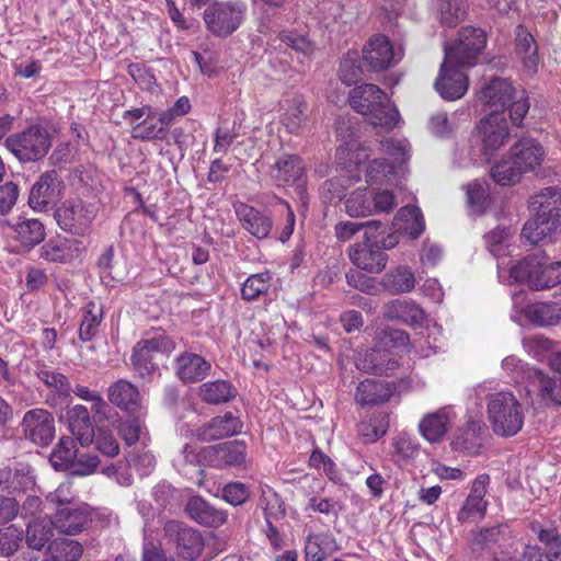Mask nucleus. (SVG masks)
<instances>
[{
  "label": "nucleus",
  "instance_id": "f257e3e1",
  "mask_svg": "<svg viewBox=\"0 0 561 561\" xmlns=\"http://www.w3.org/2000/svg\"><path fill=\"white\" fill-rule=\"evenodd\" d=\"M510 127L503 112L493 111L477 124L468 145L457 152L459 167L489 162L507 142Z\"/></svg>",
  "mask_w": 561,
  "mask_h": 561
},
{
  "label": "nucleus",
  "instance_id": "f03ea898",
  "mask_svg": "<svg viewBox=\"0 0 561 561\" xmlns=\"http://www.w3.org/2000/svg\"><path fill=\"white\" fill-rule=\"evenodd\" d=\"M348 100L352 108L366 116L375 128L389 131L400 121L399 111L385 91L376 84L364 83L353 88Z\"/></svg>",
  "mask_w": 561,
  "mask_h": 561
},
{
  "label": "nucleus",
  "instance_id": "7ed1b4c3",
  "mask_svg": "<svg viewBox=\"0 0 561 561\" xmlns=\"http://www.w3.org/2000/svg\"><path fill=\"white\" fill-rule=\"evenodd\" d=\"M531 206L538 213L524 225L522 236L530 244H538L561 229V188H545L533 197Z\"/></svg>",
  "mask_w": 561,
  "mask_h": 561
},
{
  "label": "nucleus",
  "instance_id": "20e7f679",
  "mask_svg": "<svg viewBox=\"0 0 561 561\" xmlns=\"http://www.w3.org/2000/svg\"><path fill=\"white\" fill-rule=\"evenodd\" d=\"M516 94V90L507 79L495 78L482 88L479 100L491 112L499 111L504 114L508 108L511 121L519 126L529 110V102L524 92L519 98Z\"/></svg>",
  "mask_w": 561,
  "mask_h": 561
},
{
  "label": "nucleus",
  "instance_id": "39448f33",
  "mask_svg": "<svg viewBox=\"0 0 561 561\" xmlns=\"http://www.w3.org/2000/svg\"><path fill=\"white\" fill-rule=\"evenodd\" d=\"M510 283H525L542 290L561 283V262L547 263L546 255H529L510 266Z\"/></svg>",
  "mask_w": 561,
  "mask_h": 561
},
{
  "label": "nucleus",
  "instance_id": "423d86ee",
  "mask_svg": "<svg viewBox=\"0 0 561 561\" xmlns=\"http://www.w3.org/2000/svg\"><path fill=\"white\" fill-rule=\"evenodd\" d=\"M488 417L496 435L508 437L522 430L525 414L513 392L499 391L488 398Z\"/></svg>",
  "mask_w": 561,
  "mask_h": 561
},
{
  "label": "nucleus",
  "instance_id": "0eeeda50",
  "mask_svg": "<svg viewBox=\"0 0 561 561\" xmlns=\"http://www.w3.org/2000/svg\"><path fill=\"white\" fill-rule=\"evenodd\" d=\"M7 149L22 163L43 159L51 147L48 130L41 125H32L5 139Z\"/></svg>",
  "mask_w": 561,
  "mask_h": 561
},
{
  "label": "nucleus",
  "instance_id": "6e6552de",
  "mask_svg": "<svg viewBox=\"0 0 561 561\" xmlns=\"http://www.w3.org/2000/svg\"><path fill=\"white\" fill-rule=\"evenodd\" d=\"M98 214L96 207L81 198L62 202L54 213L58 227L72 236L84 237L91 231Z\"/></svg>",
  "mask_w": 561,
  "mask_h": 561
},
{
  "label": "nucleus",
  "instance_id": "1a4fd4ad",
  "mask_svg": "<svg viewBox=\"0 0 561 561\" xmlns=\"http://www.w3.org/2000/svg\"><path fill=\"white\" fill-rule=\"evenodd\" d=\"M174 348L173 341L163 333L139 341L130 357L134 370L140 378L150 379L159 373V367L153 362L156 354L169 355Z\"/></svg>",
  "mask_w": 561,
  "mask_h": 561
},
{
  "label": "nucleus",
  "instance_id": "9d476101",
  "mask_svg": "<svg viewBox=\"0 0 561 561\" xmlns=\"http://www.w3.org/2000/svg\"><path fill=\"white\" fill-rule=\"evenodd\" d=\"M485 45L486 34L483 30L472 26L462 27L455 44L445 46V56L459 66L472 67Z\"/></svg>",
  "mask_w": 561,
  "mask_h": 561
},
{
  "label": "nucleus",
  "instance_id": "9b49d317",
  "mask_svg": "<svg viewBox=\"0 0 561 561\" xmlns=\"http://www.w3.org/2000/svg\"><path fill=\"white\" fill-rule=\"evenodd\" d=\"M245 5L242 2H218L204 12L208 30L217 36H228L242 23Z\"/></svg>",
  "mask_w": 561,
  "mask_h": 561
},
{
  "label": "nucleus",
  "instance_id": "f8f14e48",
  "mask_svg": "<svg viewBox=\"0 0 561 561\" xmlns=\"http://www.w3.org/2000/svg\"><path fill=\"white\" fill-rule=\"evenodd\" d=\"M20 430L26 440L36 446L46 447L55 438L54 415L46 409H31L23 415Z\"/></svg>",
  "mask_w": 561,
  "mask_h": 561
},
{
  "label": "nucleus",
  "instance_id": "ddd939ff",
  "mask_svg": "<svg viewBox=\"0 0 561 561\" xmlns=\"http://www.w3.org/2000/svg\"><path fill=\"white\" fill-rule=\"evenodd\" d=\"M402 57V48H396L385 35L373 36L363 47L364 62L373 71L387 70L396 66Z\"/></svg>",
  "mask_w": 561,
  "mask_h": 561
},
{
  "label": "nucleus",
  "instance_id": "4468645a",
  "mask_svg": "<svg viewBox=\"0 0 561 561\" xmlns=\"http://www.w3.org/2000/svg\"><path fill=\"white\" fill-rule=\"evenodd\" d=\"M462 67L455 64V60L444 57L439 73L434 82L435 90L444 100L456 101L467 93L469 78L461 70Z\"/></svg>",
  "mask_w": 561,
  "mask_h": 561
},
{
  "label": "nucleus",
  "instance_id": "2eb2a0df",
  "mask_svg": "<svg viewBox=\"0 0 561 561\" xmlns=\"http://www.w3.org/2000/svg\"><path fill=\"white\" fill-rule=\"evenodd\" d=\"M168 540L174 546L176 553L185 561H194L203 550V539L198 531L182 522L171 520L165 524Z\"/></svg>",
  "mask_w": 561,
  "mask_h": 561
},
{
  "label": "nucleus",
  "instance_id": "dca6fc26",
  "mask_svg": "<svg viewBox=\"0 0 561 561\" xmlns=\"http://www.w3.org/2000/svg\"><path fill=\"white\" fill-rule=\"evenodd\" d=\"M488 473L479 474L472 482L470 492L457 514V520L461 524L479 522L484 518L488 501L484 499L490 484Z\"/></svg>",
  "mask_w": 561,
  "mask_h": 561
},
{
  "label": "nucleus",
  "instance_id": "f3484780",
  "mask_svg": "<svg viewBox=\"0 0 561 561\" xmlns=\"http://www.w3.org/2000/svg\"><path fill=\"white\" fill-rule=\"evenodd\" d=\"M64 182L55 170L43 173L32 186L28 205L33 210H46L62 194Z\"/></svg>",
  "mask_w": 561,
  "mask_h": 561
},
{
  "label": "nucleus",
  "instance_id": "a211bd4d",
  "mask_svg": "<svg viewBox=\"0 0 561 561\" xmlns=\"http://www.w3.org/2000/svg\"><path fill=\"white\" fill-rule=\"evenodd\" d=\"M2 227L13 240L25 249L34 248L45 238L44 225L36 218L19 216L11 220H3Z\"/></svg>",
  "mask_w": 561,
  "mask_h": 561
},
{
  "label": "nucleus",
  "instance_id": "6ab92c4d",
  "mask_svg": "<svg viewBox=\"0 0 561 561\" xmlns=\"http://www.w3.org/2000/svg\"><path fill=\"white\" fill-rule=\"evenodd\" d=\"M92 520V511L88 504L60 507L51 519L58 533L73 536L81 533Z\"/></svg>",
  "mask_w": 561,
  "mask_h": 561
},
{
  "label": "nucleus",
  "instance_id": "aec40b11",
  "mask_svg": "<svg viewBox=\"0 0 561 561\" xmlns=\"http://www.w3.org/2000/svg\"><path fill=\"white\" fill-rule=\"evenodd\" d=\"M206 457L214 468L244 467L247 460V447L241 440H231L218 444L206 449Z\"/></svg>",
  "mask_w": 561,
  "mask_h": 561
},
{
  "label": "nucleus",
  "instance_id": "412c9836",
  "mask_svg": "<svg viewBox=\"0 0 561 561\" xmlns=\"http://www.w3.org/2000/svg\"><path fill=\"white\" fill-rule=\"evenodd\" d=\"M456 412L453 407H444L425 414L420 421L421 435L430 443H439L450 428Z\"/></svg>",
  "mask_w": 561,
  "mask_h": 561
},
{
  "label": "nucleus",
  "instance_id": "4be33fe9",
  "mask_svg": "<svg viewBox=\"0 0 561 561\" xmlns=\"http://www.w3.org/2000/svg\"><path fill=\"white\" fill-rule=\"evenodd\" d=\"M510 156L525 172H533L542 163L546 152L534 138L522 137L510 149Z\"/></svg>",
  "mask_w": 561,
  "mask_h": 561
},
{
  "label": "nucleus",
  "instance_id": "5701e85b",
  "mask_svg": "<svg viewBox=\"0 0 561 561\" xmlns=\"http://www.w3.org/2000/svg\"><path fill=\"white\" fill-rule=\"evenodd\" d=\"M236 215L244 230L256 239H265L268 237L273 221L272 218L244 203H238L234 205Z\"/></svg>",
  "mask_w": 561,
  "mask_h": 561
},
{
  "label": "nucleus",
  "instance_id": "b1692460",
  "mask_svg": "<svg viewBox=\"0 0 561 561\" xmlns=\"http://www.w3.org/2000/svg\"><path fill=\"white\" fill-rule=\"evenodd\" d=\"M351 262L368 273H380L387 264V254L374 244H354L348 250Z\"/></svg>",
  "mask_w": 561,
  "mask_h": 561
},
{
  "label": "nucleus",
  "instance_id": "393cba45",
  "mask_svg": "<svg viewBox=\"0 0 561 561\" xmlns=\"http://www.w3.org/2000/svg\"><path fill=\"white\" fill-rule=\"evenodd\" d=\"M210 363L203 356L185 352L175 358V374L183 382H197L208 376Z\"/></svg>",
  "mask_w": 561,
  "mask_h": 561
},
{
  "label": "nucleus",
  "instance_id": "a878e982",
  "mask_svg": "<svg viewBox=\"0 0 561 561\" xmlns=\"http://www.w3.org/2000/svg\"><path fill=\"white\" fill-rule=\"evenodd\" d=\"M305 174L302 160L295 154H283L270 169V176L277 186H287L299 181Z\"/></svg>",
  "mask_w": 561,
  "mask_h": 561
},
{
  "label": "nucleus",
  "instance_id": "bb28decb",
  "mask_svg": "<svg viewBox=\"0 0 561 561\" xmlns=\"http://www.w3.org/2000/svg\"><path fill=\"white\" fill-rule=\"evenodd\" d=\"M80 254V242L64 237L49 239L39 249V256L53 263L66 264Z\"/></svg>",
  "mask_w": 561,
  "mask_h": 561
},
{
  "label": "nucleus",
  "instance_id": "cd10ccee",
  "mask_svg": "<svg viewBox=\"0 0 561 561\" xmlns=\"http://www.w3.org/2000/svg\"><path fill=\"white\" fill-rule=\"evenodd\" d=\"M107 397L114 405L128 412H138L142 408V396L138 388L125 379L111 385Z\"/></svg>",
  "mask_w": 561,
  "mask_h": 561
},
{
  "label": "nucleus",
  "instance_id": "c85d7f7f",
  "mask_svg": "<svg viewBox=\"0 0 561 561\" xmlns=\"http://www.w3.org/2000/svg\"><path fill=\"white\" fill-rule=\"evenodd\" d=\"M185 512L196 523L209 527H219L227 520L226 512L215 508L198 495L190 497Z\"/></svg>",
  "mask_w": 561,
  "mask_h": 561
},
{
  "label": "nucleus",
  "instance_id": "c756f323",
  "mask_svg": "<svg viewBox=\"0 0 561 561\" xmlns=\"http://www.w3.org/2000/svg\"><path fill=\"white\" fill-rule=\"evenodd\" d=\"M242 423L231 412L214 417L209 423L198 428L197 436L203 440H215L232 436L241 432Z\"/></svg>",
  "mask_w": 561,
  "mask_h": 561
},
{
  "label": "nucleus",
  "instance_id": "7c9ffc66",
  "mask_svg": "<svg viewBox=\"0 0 561 561\" xmlns=\"http://www.w3.org/2000/svg\"><path fill=\"white\" fill-rule=\"evenodd\" d=\"M515 35L516 54L523 64L525 72L533 76L537 72L539 64L538 48L534 36L523 25L516 27Z\"/></svg>",
  "mask_w": 561,
  "mask_h": 561
},
{
  "label": "nucleus",
  "instance_id": "2f4dec72",
  "mask_svg": "<svg viewBox=\"0 0 561 561\" xmlns=\"http://www.w3.org/2000/svg\"><path fill=\"white\" fill-rule=\"evenodd\" d=\"M368 157V149L365 147L353 151L351 157V162L354 163L355 169L365 171L367 183H377L386 178L387 174L394 173L393 170L390 169L389 163H386L383 159H374L367 162Z\"/></svg>",
  "mask_w": 561,
  "mask_h": 561
},
{
  "label": "nucleus",
  "instance_id": "473e14b6",
  "mask_svg": "<svg viewBox=\"0 0 561 561\" xmlns=\"http://www.w3.org/2000/svg\"><path fill=\"white\" fill-rule=\"evenodd\" d=\"M392 396L388 382L379 379H365L359 382L355 400L360 405H377L387 402Z\"/></svg>",
  "mask_w": 561,
  "mask_h": 561
},
{
  "label": "nucleus",
  "instance_id": "72a5a7b5",
  "mask_svg": "<svg viewBox=\"0 0 561 561\" xmlns=\"http://www.w3.org/2000/svg\"><path fill=\"white\" fill-rule=\"evenodd\" d=\"M69 428L72 435L82 446H88L94 440V426L87 407L77 404L69 410Z\"/></svg>",
  "mask_w": 561,
  "mask_h": 561
},
{
  "label": "nucleus",
  "instance_id": "f704fd0d",
  "mask_svg": "<svg viewBox=\"0 0 561 561\" xmlns=\"http://www.w3.org/2000/svg\"><path fill=\"white\" fill-rule=\"evenodd\" d=\"M385 316L399 320L408 325H421L425 320V311L412 300L396 299L386 306Z\"/></svg>",
  "mask_w": 561,
  "mask_h": 561
},
{
  "label": "nucleus",
  "instance_id": "c9c22d12",
  "mask_svg": "<svg viewBox=\"0 0 561 561\" xmlns=\"http://www.w3.org/2000/svg\"><path fill=\"white\" fill-rule=\"evenodd\" d=\"M337 550L339 545L329 533L310 534L305 541L306 561H324Z\"/></svg>",
  "mask_w": 561,
  "mask_h": 561
},
{
  "label": "nucleus",
  "instance_id": "e433bc0d",
  "mask_svg": "<svg viewBox=\"0 0 561 561\" xmlns=\"http://www.w3.org/2000/svg\"><path fill=\"white\" fill-rule=\"evenodd\" d=\"M432 7L440 25L455 27L467 16L465 0H432Z\"/></svg>",
  "mask_w": 561,
  "mask_h": 561
},
{
  "label": "nucleus",
  "instance_id": "4c0bfd02",
  "mask_svg": "<svg viewBox=\"0 0 561 561\" xmlns=\"http://www.w3.org/2000/svg\"><path fill=\"white\" fill-rule=\"evenodd\" d=\"M397 231H403L416 239L425 229V221L421 209L413 205L402 207L394 218Z\"/></svg>",
  "mask_w": 561,
  "mask_h": 561
},
{
  "label": "nucleus",
  "instance_id": "58836bf2",
  "mask_svg": "<svg viewBox=\"0 0 561 561\" xmlns=\"http://www.w3.org/2000/svg\"><path fill=\"white\" fill-rule=\"evenodd\" d=\"M415 284V275L408 266H397L382 277V286L394 295L410 293L414 289Z\"/></svg>",
  "mask_w": 561,
  "mask_h": 561
},
{
  "label": "nucleus",
  "instance_id": "ea45409f",
  "mask_svg": "<svg viewBox=\"0 0 561 561\" xmlns=\"http://www.w3.org/2000/svg\"><path fill=\"white\" fill-rule=\"evenodd\" d=\"M538 391V396L546 404L561 405V380L554 376H548L541 370L534 371L529 382Z\"/></svg>",
  "mask_w": 561,
  "mask_h": 561
},
{
  "label": "nucleus",
  "instance_id": "a19ab883",
  "mask_svg": "<svg viewBox=\"0 0 561 561\" xmlns=\"http://www.w3.org/2000/svg\"><path fill=\"white\" fill-rule=\"evenodd\" d=\"M116 430L127 446L139 444L146 447L150 442L148 428L139 417L119 421Z\"/></svg>",
  "mask_w": 561,
  "mask_h": 561
},
{
  "label": "nucleus",
  "instance_id": "79ce46f5",
  "mask_svg": "<svg viewBox=\"0 0 561 561\" xmlns=\"http://www.w3.org/2000/svg\"><path fill=\"white\" fill-rule=\"evenodd\" d=\"M35 484L30 471L18 469H4L0 473V489L9 494L25 492Z\"/></svg>",
  "mask_w": 561,
  "mask_h": 561
},
{
  "label": "nucleus",
  "instance_id": "37998d69",
  "mask_svg": "<svg viewBox=\"0 0 561 561\" xmlns=\"http://www.w3.org/2000/svg\"><path fill=\"white\" fill-rule=\"evenodd\" d=\"M199 397L209 404H219L234 398V388L226 380L205 382L199 387Z\"/></svg>",
  "mask_w": 561,
  "mask_h": 561
},
{
  "label": "nucleus",
  "instance_id": "c03bdc74",
  "mask_svg": "<svg viewBox=\"0 0 561 561\" xmlns=\"http://www.w3.org/2000/svg\"><path fill=\"white\" fill-rule=\"evenodd\" d=\"M525 314L531 323L540 327L553 325L560 320L558 306L550 302L529 305L525 310Z\"/></svg>",
  "mask_w": 561,
  "mask_h": 561
},
{
  "label": "nucleus",
  "instance_id": "a18cd8bd",
  "mask_svg": "<svg viewBox=\"0 0 561 561\" xmlns=\"http://www.w3.org/2000/svg\"><path fill=\"white\" fill-rule=\"evenodd\" d=\"M307 117L308 107L302 98L295 96L286 101L282 122L289 131L298 130L306 123Z\"/></svg>",
  "mask_w": 561,
  "mask_h": 561
},
{
  "label": "nucleus",
  "instance_id": "49530a36",
  "mask_svg": "<svg viewBox=\"0 0 561 561\" xmlns=\"http://www.w3.org/2000/svg\"><path fill=\"white\" fill-rule=\"evenodd\" d=\"M103 317L102 307L94 301H89L83 307V318L79 328V337L84 341H91L101 323Z\"/></svg>",
  "mask_w": 561,
  "mask_h": 561
},
{
  "label": "nucleus",
  "instance_id": "de8ad7c7",
  "mask_svg": "<svg viewBox=\"0 0 561 561\" xmlns=\"http://www.w3.org/2000/svg\"><path fill=\"white\" fill-rule=\"evenodd\" d=\"M523 174H525V172L511 156L510 159H502L491 169V176L494 182L503 186L516 184L519 182Z\"/></svg>",
  "mask_w": 561,
  "mask_h": 561
},
{
  "label": "nucleus",
  "instance_id": "09e8293b",
  "mask_svg": "<svg viewBox=\"0 0 561 561\" xmlns=\"http://www.w3.org/2000/svg\"><path fill=\"white\" fill-rule=\"evenodd\" d=\"M391 456L396 463L404 465L419 454V444L407 433H400L391 440Z\"/></svg>",
  "mask_w": 561,
  "mask_h": 561
},
{
  "label": "nucleus",
  "instance_id": "8fccbe9b",
  "mask_svg": "<svg viewBox=\"0 0 561 561\" xmlns=\"http://www.w3.org/2000/svg\"><path fill=\"white\" fill-rule=\"evenodd\" d=\"M51 519H35L27 525L26 543L34 550H41L53 536Z\"/></svg>",
  "mask_w": 561,
  "mask_h": 561
},
{
  "label": "nucleus",
  "instance_id": "3c124183",
  "mask_svg": "<svg viewBox=\"0 0 561 561\" xmlns=\"http://www.w3.org/2000/svg\"><path fill=\"white\" fill-rule=\"evenodd\" d=\"M50 561H79L83 553L82 545L77 540L57 539L49 543Z\"/></svg>",
  "mask_w": 561,
  "mask_h": 561
},
{
  "label": "nucleus",
  "instance_id": "603ef678",
  "mask_svg": "<svg viewBox=\"0 0 561 561\" xmlns=\"http://www.w3.org/2000/svg\"><path fill=\"white\" fill-rule=\"evenodd\" d=\"M471 211L483 214L489 202V184L485 180H474L463 186Z\"/></svg>",
  "mask_w": 561,
  "mask_h": 561
},
{
  "label": "nucleus",
  "instance_id": "864d4df0",
  "mask_svg": "<svg viewBox=\"0 0 561 561\" xmlns=\"http://www.w3.org/2000/svg\"><path fill=\"white\" fill-rule=\"evenodd\" d=\"M381 149L391 159L390 169L396 173L410 158V144L407 139L389 138L381 141Z\"/></svg>",
  "mask_w": 561,
  "mask_h": 561
},
{
  "label": "nucleus",
  "instance_id": "5fc2aeb1",
  "mask_svg": "<svg viewBox=\"0 0 561 561\" xmlns=\"http://www.w3.org/2000/svg\"><path fill=\"white\" fill-rule=\"evenodd\" d=\"M345 211L351 217H365L373 213L371 197L367 188H357L345 199Z\"/></svg>",
  "mask_w": 561,
  "mask_h": 561
},
{
  "label": "nucleus",
  "instance_id": "6e6d98bb",
  "mask_svg": "<svg viewBox=\"0 0 561 561\" xmlns=\"http://www.w3.org/2000/svg\"><path fill=\"white\" fill-rule=\"evenodd\" d=\"M76 458V443L69 437H62L53 449L49 460L55 469H69Z\"/></svg>",
  "mask_w": 561,
  "mask_h": 561
},
{
  "label": "nucleus",
  "instance_id": "4d7b16f0",
  "mask_svg": "<svg viewBox=\"0 0 561 561\" xmlns=\"http://www.w3.org/2000/svg\"><path fill=\"white\" fill-rule=\"evenodd\" d=\"M272 280L270 272H262L250 275L243 283L241 296L245 300H255L261 295L267 293Z\"/></svg>",
  "mask_w": 561,
  "mask_h": 561
},
{
  "label": "nucleus",
  "instance_id": "13d9d810",
  "mask_svg": "<svg viewBox=\"0 0 561 561\" xmlns=\"http://www.w3.org/2000/svg\"><path fill=\"white\" fill-rule=\"evenodd\" d=\"M502 369L517 383H529L533 379L534 371H538L537 369L528 367L524 360L514 355L506 356L502 360Z\"/></svg>",
  "mask_w": 561,
  "mask_h": 561
},
{
  "label": "nucleus",
  "instance_id": "bf43d9fd",
  "mask_svg": "<svg viewBox=\"0 0 561 561\" xmlns=\"http://www.w3.org/2000/svg\"><path fill=\"white\" fill-rule=\"evenodd\" d=\"M388 430V423L382 416H371L357 425L358 435L365 444H370L382 437Z\"/></svg>",
  "mask_w": 561,
  "mask_h": 561
},
{
  "label": "nucleus",
  "instance_id": "052dcab7",
  "mask_svg": "<svg viewBox=\"0 0 561 561\" xmlns=\"http://www.w3.org/2000/svg\"><path fill=\"white\" fill-rule=\"evenodd\" d=\"M167 130L168 127L162 125L159 121L149 122L148 119H145L133 127L131 136L134 139L142 141L162 140L167 135Z\"/></svg>",
  "mask_w": 561,
  "mask_h": 561
},
{
  "label": "nucleus",
  "instance_id": "680f3d73",
  "mask_svg": "<svg viewBox=\"0 0 561 561\" xmlns=\"http://www.w3.org/2000/svg\"><path fill=\"white\" fill-rule=\"evenodd\" d=\"M523 348L531 357L543 360L552 352L553 343L541 335H534L523 340Z\"/></svg>",
  "mask_w": 561,
  "mask_h": 561
},
{
  "label": "nucleus",
  "instance_id": "e2e57ef3",
  "mask_svg": "<svg viewBox=\"0 0 561 561\" xmlns=\"http://www.w3.org/2000/svg\"><path fill=\"white\" fill-rule=\"evenodd\" d=\"M381 227V222L378 220H370L364 222L365 229V242L363 244H374V247L380 245L383 249H391L399 242V236L397 232L390 233L386 239L378 240L376 231Z\"/></svg>",
  "mask_w": 561,
  "mask_h": 561
},
{
  "label": "nucleus",
  "instance_id": "0e129e2a",
  "mask_svg": "<svg viewBox=\"0 0 561 561\" xmlns=\"http://www.w3.org/2000/svg\"><path fill=\"white\" fill-rule=\"evenodd\" d=\"M37 376L41 381H43L47 387L56 390L61 396H69L71 392L70 382L68 378L56 370L50 369H41L37 373Z\"/></svg>",
  "mask_w": 561,
  "mask_h": 561
},
{
  "label": "nucleus",
  "instance_id": "69168bd1",
  "mask_svg": "<svg viewBox=\"0 0 561 561\" xmlns=\"http://www.w3.org/2000/svg\"><path fill=\"white\" fill-rule=\"evenodd\" d=\"M510 231L505 228H495L484 236V242L494 256L499 257L504 254L508 245Z\"/></svg>",
  "mask_w": 561,
  "mask_h": 561
},
{
  "label": "nucleus",
  "instance_id": "338daca9",
  "mask_svg": "<svg viewBox=\"0 0 561 561\" xmlns=\"http://www.w3.org/2000/svg\"><path fill=\"white\" fill-rule=\"evenodd\" d=\"M309 466L322 471L330 480L339 479V471L333 460L320 449H314L309 457Z\"/></svg>",
  "mask_w": 561,
  "mask_h": 561
},
{
  "label": "nucleus",
  "instance_id": "774afa93",
  "mask_svg": "<svg viewBox=\"0 0 561 561\" xmlns=\"http://www.w3.org/2000/svg\"><path fill=\"white\" fill-rule=\"evenodd\" d=\"M539 540L546 545V556L549 561H561V536L554 530L541 529Z\"/></svg>",
  "mask_w": 561,
  "mask_h": 561
}]
</instances>
